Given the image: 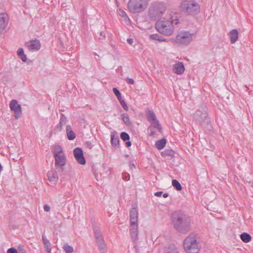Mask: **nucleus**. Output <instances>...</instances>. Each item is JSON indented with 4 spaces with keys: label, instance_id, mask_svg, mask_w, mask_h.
I'll use <instances>...</instances> for the list:
<instances>
[{
    "label": "nucleus",
    "instance_id": "1",
    "mask_svg": "<svg viewBox=\"0 0 253 253\" xmlns=\"http://www.w3.org/2000/svg\"><path fill=\"white\" fill-rule=\"evenodd\" d=\"M172 219L173 226L178 232L186 234L190 230V217L183 212H174Z\"/></svg>",
    "mask_w": 253,
    "mask_h": 253
},
{
    "label": "nucleus",
    "instance_id": "2",
    "mask_svg": "<svg viewBox=\"0 0 253 253\" xmlns=\"http://www.w3.org/2000/svg\"><path fill=\"white\" fill-rule=\"evenodd\" d=\"M52 153L55 159V167L59 173L62 174L65 170L66 157L62 148L59 145L54 146Z\"/></svg>",
    "mask_w": 253,
    "mask_h": 253
},
{
    "label": "nucleus",
    "instance_id": "3",
    "mask_svg": "<svg viewBox=\"0 0 253 253\" xmlns=\"http://www.w3.org/2000/svg\"><path fill=\"white\" fill-rule=\"evenodd\" d=\"M178 23H179V19H173L172 18L170 21L160 20L156 22V28L160 33L165 35H170L174 30L173 24L177 25Z\"/></svg>",
    "mask_w": 253,
    "mask_h": 253
},
{
    "label": "nucleus",
    "instance_id": "4",
    "mask_svg": "<svg viewBox=\"0 0 253 253\" xmlns=\"http://www.w3.org/2000/svg\"><path fill=\"white\" fill-rule=\"evenodd\" d=\"M183 248L187 253H198L200 247L193 233L187 237L183 242Z\"/></svg>",
    "mask_w": 253,
    "mask_h": 253
},
{
    "label": "nucleus",
    "instance_id": "5",
    "mask_svg": "<svg viewBox=\"0 0 253 253\" xmlns=\"http://www.w3.org/2000/svg\"><path fill=\"white\" fill-rule=\"evenodd\" d=\"M181 8L183 12L188 14L195 15L199 13V4L193 0H184L181 3Z\"/></svg>",
    "mask_w": 253,
    "mask_h": 253
},
{
    "label": "nucleus",
    "instance_id": "6",
    "mask_svg": "<svg viewBox=\"0 0 253 253\" xmlns=\"http://www.w3.org/2000/svg\"><path fill=\"white\" fill-rule=\"evenodd\" d=\"M147 0H129L127 7L132 13H136L145 10L148 6Z\"/></svg>",
    "mask_w": 253,
    "mask_h": 253
},
{
    "label": "nucleus",
    "instance_id": "7",
    "mask_svg": "<svg viewBox=\"0 0 253 253\" xmlns=\"http://www.w3.org/2000/svg\"><path fill=\"white\" fill-rule=\"evenodd\" d=\"M193 118L196 122L202 127L206 126L210 123L207 112L205 110L197 111L193 115Z\"/></svg>",
    "mask_w": 253,
    "mask_h": 253
},
{
    "label": "nucleus",
    "instance_id": "8",
    "mask_svg": "<svg viewBox=\"0 0 253 253\" xmlns=\"http://www.w3.org/2000/svg\"><path fill=\"white\" fill-rule=\"evenodd\" d=\"M193 40V34L189 31L179 32L175 38V42L183 45L189 44Z\"/></svg>",
    "mask_w": 253,
    "mask_h": 253
},
{
    "label": "nucleus",
    "instance_id": "9",
    "mask_svg": "<svg viewBox=\"0 0 253 253\" xmlns=\"http://www.w3.org/2000/svg\"><path fill=\"white\" fill-rule=\"evenodd\" d=\"M165 10L166 7L163 4L154 2L149 8V13L151 18L156 19L161 16Z\"/></svg>",
    "mask_w": 253,
    "mask_h": 253
},
{
    "label": "nucleus",
    "instance_id": "10",
    "mask_svg": "<svg viewBox=\"0 0 253 253\" xmlns=\"http://www.w3.org/2000/svg\"><path fill=\"white\" fill-rule=\"evenodd\" d=\"M129 234L131 238L134 245V248H135L136 253H138V249L137 245L138 240V223H132L130 224L129 226Z\"/></svg>",
    "mask_w": 253,
    "mask_h": 253
},
{
    "label": "nucleus",
    "instance_id": "11",
    "mask_svg": "<svg viewBox=\"0 0 253 253\" xmlns=\"http://www.w3.org/2000/svg\"><path fill=\"white\" fill-rule=\"evenodd\" d=\"M9 107L12 111L14 112L15 119H18L20 118L22 113V108L18 101L15 99L12 100L10 102Z\"/></svg>",
    "mask_w": 253,
    "mask_h": 253
},
{
    "label": "nucleus",
    "instance_id": "12",
    "mask_svg": "<svg viewBox=\"0 0 253 253\" xmlns=\"http://www.w3.org/2000/svg\"><path fill=\"white\" fill-rule=\"evenodd\" d=\"M74 155L77 162L82 165L85 164L86 161L84 156L83 151L80 148L77 147L74 150Z\"/></svg>",
    "mask_w": 253,
    "mask_h": 253
},
{
    "label": "nucleus",
    "instance_id": "13",
    "mask_svg": "<svg viewBox=\"0 0 253 253\" xmlns=\"http://www.w3.org/2000/svg\"><path fill=\"white\" fill-rule=\"evenodd\" d=\"M47 176L49 182L48 184L49 185L52 186L56 184L58 180V176L56 170L51 169L48 171L47 173Z\"/></svg>",
    "mask_w": 253,
    "mask_h": 253
},
{
    "label": "nucleus",
    "instance_id": "14",
    "mask_svg": "<svg viewBox=\"0 0 253 253\" xmlns=\"http://www.w3.org/2000/svg\"><path fill=\"white\" fill-rule=\"evenodd\" d=\"M28 49L32 51H37L41 47V43L39 40H31L26 43Z\"/></svg>",
    "mask_w": 253,
    "mask_h": 253
},
{
    "label": "nucleus",
    "instance_id": "15",
    "mask_svg": "<svg viewBox=\"0 0 253 253\" xmlns=\"http://www.w3.org/2000/svg\"><path fill=\"white\" fill-rule=\"evenodd\" d=\"M8 24L7 15L5 13H0V34L6 29Z\"/></svg>",
    "mask_w": 253,
    "mask_h": 253
},
{
    "label": "nucleus",
    "instance_id": "16",
    "mask_svg": "<svg viewBox=\"0 0 253 253\" xmlns=\"http://www.w3.org/2000/svg\"><path fill=\"white\" fill-rule=\"evenodd\" d=\"M130 224L138 223V211L135 208H132L129 211Z\"/></svg>",
    "mask_w": 253,
    "mask_h": 253
},
{
    "label": "nucleus",
    "instance_id": "17",
    "mask_svg": "<svg viewBox=\"0 0 253 253\" xmlns=\"http://www.w3.org/2000/svg\"><path fill=\"white\" fill-rule=\"evenodd\" d=\"M184 66L182 62H178L173 66V72L177 74H182L184 72Z\"/></svg>",
    "mask_w": 253,
    "mask_h": 253
},
{
    "label": "nucleus",
    "instance_id": "18",
    "mask_svg": "<svg viewBox=\"0 0 253 253\" xmlns=\"http://www.w3.org/2000/svg\"><path fill=\"white\" fill-rule=\"evenodd\" d=\"M230 41L231 43L235 42L238 39V32L236 29L232 30L230 33Z\"/></svg>",
    "mask_w": 253,
    "mask_h": 253
},
{
    "label": "nucleus",
    "instance_id": "19",
    "mask_svg": "<svg viewBox=\"0 0 253 253\" xmlns=\"http://www.w3.org/2000/svg\"><path fill=\"white\" fill-rule=\"evenodd\" d=\"M66 132L67 137L69 140H73L76 137L74 132L72 130L71 126L69 125L66 126Z\"/></svg>",
    "mask_w": 253,
    "mask_h": 253
},
{
    "label": "nucleus",
    "instance_id": "20",
    "mask_svg": "<svg viewBox=\"0 0 253 253\" xmlns=\"http://www.w3.org/2000/svg\"><path fill=\"white\" fill-rule=\"evenodd\" d=\"M42 239L43 241V245L44 248H45V251L47 253H51V244L49 242V240L46 239L45 236H42Z\"/></svg>",
    "mask_w": 253,
    "mask_h": 253
},
{
    "label": "nucleus",
    "instance_id": "21",
    "mask_svg": "<svg viewBox=\"0 0 253 253\" xmlns=\"http://www.w3.org/2000/svg\"><path fill=\"white\" fill-rule=\"evenodd\" d=\"M151 124L150 126H152L153 128H154L155 129H157L160 133L162 132V127L159 123V121L157 120L156 121H153L152 122H151Z\"/></svg>",
    "mask_w": 253,
    "mask_h": 253
},
{
    "label": "nucleus",
    "instance_id": "22",
    "mask_svg": "<svg viewBox=\"0 0 253 253\" xmlns=\"http://www.w3.org/2000/svg\"><path fill=\"white\" fill-rule=\"evenodd\" d=\"M166 139L165 138L161 139L160 140L156 141L155 145L156 148L159 150L163 149L166 144Z\"/></svg>",
    "mask_w": 253,
    "mask_h": 253
},
{
    "label": "nucleus",
    "instance_id": "23",
    "mask_svg": "<svg viewBox=\"0 0 253 253\" xmlns=\"http://www.w3.org/2000/svg\"><path fill=\"white\" fill-rule=\"evenodd\" d=\"M240 238L242 241L246 243H249L252 240L251 236L247 233H243L240 235Z\"/></svg>",
    "mask_w": 253,
    "mask_h": 253
},
{
    "label": "nucleus",
    "instance_id": "24",
    "mask_svg": "<svg viewBox=\"0 0 253 253\" xmlns=\"http://www.w3.org/2000/svg\"><path fill=\"white\" fill-rule=\"evenodd\" d=\"M122 118L124 123L127 126H131L132 125V123L130 121L129 117L127 114L124 113L122 115Z\"/></svg>",
    "mask_w": 253,
    "mask_h": 253
},
{
    "label": "nucleus",
    "instance_id": "25",
    "mask_svg": "<svg viewBox=\"0 0 253 253\" xmlns=\"http://www.w3.org/2000/svg\"><path fill=\"white\" fill-rule=\"evenodd\" d=\"M146 116L148 121L150 122H152L153 121H155L157 120L155 113L151 110L148 111L146 114Z\"/></svg>",
    "mask_w": 253,
    "mask_h": 253
},
{
    "label": "nucleus",
    "instance_id": "26",
    "mask_svg": "<svg viewBox=\"0 0 253 253\" xmlns=\"http://www.w3.org/2000/svg\"><path fill=\"white\" fill-rule=\"evenodd\" d=\"M111 141L113 146L117 147L119 144V138L117 136H115L114 134L111 135Z\"/></svg>",
    "mask_w": 253,
    "mask_h": 253
},
{
    "label": "nucleus",
    "instance_id": "27",
    "mask_svg": "<svg viewBox=\"0 0 253 253\" xmlns=\"http://www.w3.org/2000/svg\"><path fill=\"white\" fill-rule=\"evenodd\" d=\"M17 53V55L20 57V58L21 59V60L23 62L26 61L27 57H26V55L24 54V50H23V48H19L18 49Z\"/></svg>",
    "mask_w": 253,
    "mask_h": 253
},
{
    "label": "nucleus",
    "instance_id": "28",
    "mask_svg": "<svg viewBox=\"0 0 253 253\" xmlns=\"http://www.w3.org/2000/svg\"><path fill=\"white\" fill-rule=\"evenodd\" d=\"M100 253H106L107 252V247L105 242L97 244Z\"/></svg>",
    "mask_w": 253,
    "mask_h": 253
},
{
    "label": "nucleus",
    "instance_id": "29",
    "mask_svg": "<svg viewBox=\"0 0 253 253\" xmlns=\"http://www.w3.org/2000/svg\"><path fill=\"white\" fill-rule=\"evenodd\" d=\"M93 231L94 233V237L95 239L103 237L102 234L98 228V227L95 226L93 227Z\"/></svg>",
    "mask_w": 253,
    "mask_h": 253
},
{
    "label": "nucleus",
    "instance_id": "30",
    "mask_svg": "<svg viewBox=\"0 0 253 253\" xmlns=\"http://www.w3.org/2000/svg\"><path fill=\"white\" fill-rule=\"evenodd\" d=\"M172 185L177 191H180L182 189V186L180 183L176 179H173L172 180Z\"/></svg>",
    "mask_w": 253,
    "mask_h": 253
},
{
    "label": "nucleus",
    "instance_id": "31",
    "mask_svg": "<svg viewBox=\"0 0 253 253\" xmlns=\"http://www.w3.org/2000/svg\"><path fill=\"white\" fill-rule=\"evenodd\" d=\"M173 151L171 150H165L162 152V155L163 157L169 156L171 157L173 156Z\"/></svg>",
    "mask_w": 253,
    "mask_h": 253
},
{
    "label": "nucleus",
    "instance_id": "32",
    "mask_svg": "<svg viewBox=\"0 0 253 253\" xmlns=\"http://www.w3.org/2000/svg\"><path fill=\"white\" fill-rule=\"evenodd\" d=\"M113 92L115 93L116 96H117L118 99L119 100L122 99L121 94L120 92V91L116 87H114L113 88Z\"/></svg>",
    "mask_w": 253,
    "mask_h": 253
},
{
    "label": "nucleus",
    "instance_id": "33",
    "mask_svg": "<svg viewBox=\"0 0 253 253\" xmlns=\"http://www.w3.org/2000/svg\"><path fill=\"white\" fill-rule=\"evenodd\" d=\"M121 138L125 141L129 139V136L128 133L126 132H123L120 135Z\"/></svg>",
    "mask_w": 253,
    "mask_h": 253
},
{
    "label": "nucleus",
    "instance_id": "34",
    "mask_svg": "<svg viewBox=\"0 0 253 253\" xmlns=\"http://www.w3.org/2000/svg\"><path fill=\"white\" fill-rule=\"evenodd\" d=\"M154 128H153L152 126H149L148 128V131L149 132V135L150 136H154L156 134V131Z\"/></svg>",
    "mask_w": 253,
    "mask_h": 253
},
{
    "label": "nucleus",
    "instance_id": "35",
    "mask_svg": "<svg viewBox=\"0 0 253 253\" xmlns=\"http://www.w3.org/2000/svg\"><path fill=\"white\" fill-rule=\"evenodd\" d=\"M64 249L66 253H72L73 252V248L68 245L64 246Z\"/></svg>",
    "mask_w": 253,
    "mask_h": 253
},
{
    "label": "nucleus",
    "instance_id": "36",
    "mask_svg": "<svg viewBox=\"0 0 253 253\" xmlns=\"http://www.w3.org/2000/svg\"><path fill=\"white\" fill-rule=\"evenodd\" d=\"M119 102H120V104H121V105L122 106V107H123V108L126 111H127L128 110V107L124 100L121 99V100H119Z\"/></svg>",
    "mask_w": 253,
    "mask_h": 253
},
{
    "label": "nucleus",
    "instance_id": "37",
    "mask_svg": "<svg viewBox=\"0 0 253 253\" xmlns=\"http://www.w3.org/2000/svg\"><path fill=\"white\" fill-rule=\"evenodd\" d=\"M159 36L157 34H152L151 35L150 37L152 39L157 40L160 41H163L164 40L160 39L159 37Z\"/></svg>",
    "mask_w": 253,
    "mask_h": 253
},
{
    "label": "nucleus",
    "instance_id": "38",
    "mask_svg": "<svg viewBox=\"0 0 253 253\" xmlns=\"http://www.w3.org/2000/svg\"><path fill=\"white\" fill-rule=\"evenodd\" d=\"M105 34L104 32H100V37L99 38V40L101 41V42H103V41L105 40Z\"/></svg>",
    "mask_w": 253,
    "mask_h": 253
},
{
    "label": "nucleus",
    "instance_id": "39",
    "mask_svg": "<svg viewBox=\"0 0 253 253\" xmlns=\"http://www.w3.org/2000/svg\"><path fill=\"white\" fill-rule=\"evenodd\" d=\"M123 179L125 181H128L130 179L129 174L127 173L123 174Z\"/></svg>",
    "mask_w": 253,
    "mask_h": 253
},
{
    "label": "nucleus",
    "instance_id": "40",
    "mask_svg": "<svg viewBox=\"0 0 253 253\" xmlns=\"http://www.w3.org/2000/svg\"><path fill=\"white\" fill-rule=\"evenodd\" d=\"M119 14L123 17H127L126 13L123 9H120L118 11Z\"/></svg>",
    "mask_w": 253,
    "mask_h": 253
},
{
    "label": "nucleus",
    "instance_id": "41",
    "mask_svg": "<svg viewBox=\"0 0 253 253\" xmlns=\"http://www.w3.org/2000/svg\"><path fill=\"white\" fill-rule=\"evenodd\" d=\"M65 120H66L65 117H64L63 114H62V117L60 119V125H65V122H66Z\"/></svg>",
    "mask_w": 253,
    "mask_h": 253
},
{
    "label": "nucleus",
    "instance_id": "42",
    "mask_svg": "<svg viewBox=\"0 0 253 253\" xmlns=\"http://www.w3.org/2000/svg\"><path fill=\"white\" fill-rule=\"evenodd\" d=\"M7 253H18V252L15 249L11 248L8 250Z\"/></svg>",
    "mask_w": 253,
    "mask_h": 253
},
{
    "label": "nucleus",
    "instance_id": "43",
    "mask_svg": "<svg viewBox=\"0 0 253 253\" xmlns=\"http://www.w3.org/2000/svg\"><path fill=\"white\" fill-rule=\"evenodd\" d=\"M126 82L129 84H133L134 83V80L131 78H126Z\"/></svg>",
    "mask_w": 253,
    "mask_h": 253
},
{
    "label": "nucleus",
    "instance_id": "44",
    "mask_svg": "<svg viewBox=\"0 0 253 253\" xmlns=\"http://www.w3.org/2000/svg\"><path fill=\"white\" fill-rule=\"evenodd\" d=\"M43 209L45 211L48 212L50 210V207L48 205H44L43 206Z\"/></svg>",
    "mask_w": 253,
    "mask_h": 253
},
{
    "label": "nucleus",
    "instance_id": "45",
    "mask_svg": "<svg viewBox=\"0 0 253 253\" xmlns=\"http://www.w3.org/2000/svg\"><path fill=\"white\" fill-rule=\"evenodd\" d=\"M95 239H96V242L97 244L104 242L103 237H100V238H97Z\"/></svg>",
    "mask_w": 253,
    "mask_h": 253
},
{
    "label": "nucleus",
    "instance_id": "46",
    "mask_svg": "<svg viewBox=\"0 0 253 253\" xmlns=\"http://www.w3.org/2000/svg\"><path fill=\"white\" fill-rule=\"evenodd\" d=\"M166 253H179V251L177 249H175L171 251H169V252H167Z\"/></svg>",
    "mask_w": 253,
    "mask_h": 253
},
{
    "label": "nucleus",
    "instance_id": "47",
    "mask_svg": "<svg viewBox=\"0 0 253 253\" xmlns=\"http://www.w3.org/2000/svg\"><path fill=\"white\" fill-rule=\"evenodd\" d=\"M162 194H163L162 191H158V192H155L154 194V195L157 197H160V196H161Z\"/></svg>",
    "mask_w": 253,
    "mask_h": 253
},
{
    "label": "nucleus",
    "instance_id": "48",
    "mask_svg": "<svg viewBox=\"0 0 253 253\" xmlns=\"http://www.w3.org/2000/svg\"><path fill=\"white\" fill-rule=\"evenodd\" d=\"M127 42H128V43L131 45L132 44L133 42V40L132 38H128L127 40Z\"/></svg>",
    "mask_w": 253,
    "mask_h": 253
},
{
    "label": "nucleus",
    "instance_id": "49",
    "mask_svg": "<svg viewBox=\"0 0 253 253\" xmlns=\"http://www.w3.org/2000/svg\"><path fill=\"white\" fill-rule=\"evenodd\" d=\"M18 253H26V251L24 249H20Z\"/></svg>",
    "mask_w": 253,
    "mask_h": 253
},
{
    "label": "nucleus",
    "instance_id": "50",
    "mask_svg": "<svg viewBox=\"0 0 253 253\" xmlns=\"http://www.w3.org/2000/svg\"><path fill=\"white\" fill-rule=\"evenodd\" d=\"M131 143L130 141H128L126 142V146L127 147H129L131 146Z\"/></svg>",
    "mask_w": 253,
    "mask_h": 253
},
{
    "label": "nucleus",
    "instance_id": "51",
    "mask_svg": "<svg viewBox=\"0 0 253 253\" xmlns=\"http://www.w3.org/2000/svg\"><path fill=\"white\" fill-rule=\"evenodd\" d=\"M169 196V194L168 193H165L163 194V197L164 198H167Z\"/></svg>",
    "mask_w": 253,
    "mask_h": 253
},
{
    "label": "nucleus",
    "instance_id": "52",
    "mask_svg": "<svg viewBox=\"0 0 253 253\" xmlns=\"http://www.w3.org/2000/svg\"><path fill=\"white\" fill-rule=\"evenodd\" d=\"M62 125H60V123L57 125V127L59 128L60 129V130L62 128Z\"/></svg>",
    "mask_w": 253,
    "mask_h": 253
},
{
    "label": "nucleus",
    "instance_id": "53",
    "mask_svg": "<svg viewBox=\"0 0 253 253\" xmlns=\"http://www.w3.org/2000/svg\"><path fill=\"white\" fill-rule=\"evenodd\" d=\"M135 168V165L133 164H132L130 166V168L132 169V168Z\"/></svg>",
    "mask_w": 253,
    "mask_h": 253
}]
</instances>
